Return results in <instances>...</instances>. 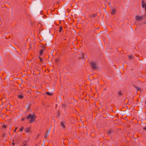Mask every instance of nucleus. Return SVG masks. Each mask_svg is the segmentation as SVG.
<instances>
[{"label":"nucleus","instance_id":"nucleus-1","mask_svg":"<svg viewBox=\"0 0 146 146\" xmlns=\"http://www.w3.org/2000/svg\"><path fill=\"white\" fill-rule=\"evenodd\" d=\"M36 118V116L34 114L30 113L28 115L27 117V119H30L29 121L30 123H33L35 120Z\"/></svg>","mask_w":146,"mask_h":146},{"label":"nucleus","instance_id":"nucleus-2","mask_svg":"<svg viewBox=\"0 0 146 146\" xmlns=\"http://www.w3.org/2000/svg\"><path fill=\"white\" fill-rule=\"evenodd\" d=\"M142 6L143 8H145L146 10V2L144 0H142L141 1Z\"/></svg>","mask_w":146,"mask_h":146},{"label":"nucleus","instance_id":"nucleus-3","mask_svg":"<svg viewBox=\"0 0 146 146\" xmlns=\"http://www.w3.org/2000/svg\"><path fill=\"white\" fill-rule=\"evenodd\" d=\"M97 64L96 63L93 62L92 63V68L94 69H96L97 68Z\"/></svg>","mask_w":146,"mask_h":146},{"label":"nucleus","instance_id":"nucleus-4","mask_svg":"<svg viewBox=\"0 0 146 146\" xmlns=\"http://www.w3.org/2000/svg\"><path fill=\"white\" fill-rule=\"evenodd\" d=\"M142 16L137 15L135 16V18L137 21H140L142 19Z\"/></svg>","mask_w":146,"mask_h":146},{"label":"nucleus","instance_id":"nucleus-5","mask_svg":"<svg viewBox=\"0 0 146 146\" xmlns=\"http://www.w3.org/2000/svg\"><path fill=\"white\" fill-rule=\"evenodd\" d=\"M31 127H28L25 128L24 129V131L25 133H28L30 131Z\"/></svg>","mask_w":146,"mask_h":146},{"label":"nucleus","instance_id":"nucleus-6","mask_svg":"<svg viewBox=\"0 0 146 146\" xmlns=\"http://www.w3.org/2000/svg\"><path fill=\"white\" fill-rule=\"evenodd\" d=\"M60 125L62 127V128L64 129L65 128V126L64 125V123L63 122L61 121L60 122Z\"/></svg>","mask_w":146,"mask_h":146},{"label":"nucleus","instance_id":"nucleus-7","mask_svg":"<svg viewBox=\"0 0 146 146\" xmlns=\"http://www.w3.org/2000/svg\"><path fill=\"white\" fill-rule=\"evenodd\" d=\"M24 95L23 94L19 95L18 96V98L19 99H22L23 98Z\"/></svg>","mask_w":146,"mask_h":146},{"label":"nucleus","instance_id":"nucleus-8","mask_svg":"<svg viewBox=\"0 0 146 146\" xmlns=\"http://www.w3.org/2000/svg\"><path fill=\"white\" fill-rule=\"evenodd\" d=\"M115 11H115V9H113L112 10L111 13L113 15L115 13Z\"/></svg>","mask_w":146,"mask_h":146},{"label":"nucleus","instance_id":"nucleus-9","mask_svg":"<svg viewBox=\"0 0 146 146\" xmlns=\"http://www.w3.org/2000/svg\"><path fill=\"white\" fill-rule=\"evenodd\" d=\"M44 50L43 49H42L41 50H40V55H41L42 54H43V52Z\"/></svg>","mask_w":146,"mask_h":146},{"label":"nucleus","instance_id":"nucleus-10","mask_svg":"<svg viewBox=\"0 0 146 146\" xmlns=\"http://www.w3.org/2000/svg\"><path fill=\"white\" fill-rule=\"evenodd\" d=\"M84 54L83 53H82L81 54V56L79 58V59H83L84 57Z\"/></svg>","mask_w":146,"mask_h":146},{"label":"nucleus","instance_id":"nucleus-11","mask_svg":"<svg viewBox=\"0 0 146 146\" xmlns=\"http://www.w3.org/2000/svg\"><path fill=\"white\" fill-rule=\"evenodd\" d=\"M23 127L22 126L21 128H20L19 131V132H22L23 131Z\"/></svg>","mask_w":146,"mask_h":146},{"label":"nucleus","instance_id":"nucleus-12","mask_svg":"<svg viewBox=\"0 0 146 146\" xmlns=\"http://www.w3.org/2000/svg\"><path fill=\"white\" fill-rule=\"evenodd\" d=\"M46 93L48 95H51L52 94V93H50V92H47Z\"/></svg>","mask_w":146,"mask_h":146},{"label":"nucleus","instance_id":"nucleus-13","mask_svg":"<svg viewBox=\"0 0 146 146\" xmlns=\"http://www.w3.org/2000/svg\"><path fill=\"white\" fill-rule=\"evenodd\" d=\"M133 58V56L131 55L129 56V59H131Z\"/></svg>","mask_w":146,"mask_h":146},{"label":"nucleus","instance_id":"nucleus-14","mask_svg":"<svg viewBox=\"0 0 146 146\" xmlns=\"http://www.w3.org/2000/svg\"><path fill=\"white\" fill-rule=\"evenodd\" d=\"M2 128H5L7 127V126L5 125H2Z\"/></svg>","mask_w":146,"mask_h":146},{"label":"nucleus","instance_id":"nucleus-15","mask_svg":"<svg viewBox=\"0 0 146 146\" xmlns=\"http://www.w3.org/2000/svg\"><path fill=\"white\" fill-rule=\"evenodd\" d=\"M62 27H59V31H60V32L61 31H62Z\"/></svg>","mask_w":146,"mask_h":146},{"label":"nucleus","instance_id":"nucleus-16","mask_svg":"<svg viewBox=\"0 0 146 146\" xmlns=\"http://www.w3.org/2000/svg\"><path fill=\"white\" fill-rule=\"evenodd\" d=\"M17 129H18L17 127H16L15 130H14V132H15L16 131V130Z\"/></svg>","mask_w":146,"mask_h":146},{"label":"nucleus","instance_id":"nucleus-17","mask_svg":"<svg viewBox=\"0 0 146 146\" xmlns=\"http://www.w3.org/2000/svg\"><path fill=\"white\" fill-rule=\"evenodd\" d=\"M25 117L22 118L21 119V120L23 121H24L25 120Z\"/></svg>","mask_w":146,"mask_h":146},{"label":"nucleus","instance_id":"nucleus-18","mask_svg":"<svg viewBox=\"0 0 146 146\" xmlns=\"http://www.w3.org/2000/svg\"><path fill=\"white\" fill-rule=\"evenodd\" d=\"M136 89L138 91L139 90V88H137V87H136Z\"/></svg>","mask_w":146,"mask_h":146},{"label":"nucleus","instance_id":"nucleus-19","mask_svg":"<svg viewBox=\"0 0 146 146\" xmlns=\"http://www.w3.org/2000/svg\"><path fill=\"white\" fill-rule=\"evenodd\" d=\"M108 132L109 133H110L111 132H112V131L111 130H109Z\"/></svg>","mask_w":146,"mask_h":146},{"label":"nucleus","instance_id":"nucleus-20","mask_svg":"<svg viewBox=\"0 0 146 146\" xmlns=\"http://www.w3.org/2000/svg\"><path fill=\"white\" fill-rule=\"evenodd\" d=\"M39 59H40V61H42V59L41 58L39 57Z\"/></svg>","mask_w":146,"mask_h":146},{"label":"nucleus","instance_id":"nucleus-21","mask_svg":"<svg viewBox=\"0 0 146 146\" xmlns=\"http://www.w3.org/2000/svg\"><path fill=\"white\" fill-rule=\"evenodd\" d=\"M48 135L47 134H46V135L45 136V137H46V136Z\"/></svg>","mask_w":146,"mask_h":146},{"label":"nucleus","instance_id":"nucleus-22","mask_svg":"<svg viewBox=\"0 0 146 146\" xmlns=\"http://www.w3.org/2000/svg\"><path fill=\"white\" fill-rule=\"evenodd\" d=\"M143 129H145V130H146V127H144Z\"/></svg>","mask_w":146,"mask_h":146},{"label":"nucleus","instance_id":"nucleus-23","mask_svg":"<svg viewBox=\"0 0 146 146\" xmlns=\"http://www.w3.org/2000/svg\"><path fill=\"white\" fill-rule=\"evenodd\" d=\"M15 145V143H13V145Z\"/></svg>","mask_w":146,"mask_h":146},{"label":"nucleus","instance_id":"nucleus-24","mask_svg":"<svg viewBox=\"0 0 146 146\" xmlns=\"http://www.w3.org/2000/svg\"><path fill=\"white\" fill-rule=\"evenodd\" d=\"M119 94H121V93H120V92H119Z\"/></svg>","mask_w":146,"mask_h":146},{"label":"nucleus","instance_id":"nucleus-25","mask_svg":"<svg viewBox=\"0 0 146 146\" xmlns=\"http://www.w3.org/2000/svg\"><path fill=\"white\" fill-rule=\"evenodd\" d=\"M145 103H146V101L145 102Z\"/></svg>","mask_w":146,"mask_h":146},{"label":"nucleus","instance_id":"nucleus-26","mask_svg":"<svg viewBox=\"0 0 146 146\" xmlns=\"http://www.w3.org/2000/svg\"><path fill=\"white\" fill-rule=\"evenodd\" d=\"M145 23H146V22H145Z\"/></svg>","mask_w":146,"mask_h":146}]
</instances>
